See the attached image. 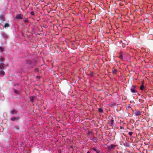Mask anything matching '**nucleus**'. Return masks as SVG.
<instances>
[{"label": "nucleus", "mask_w": 153, "mask_h": 153, "mask_svg": "<svg viewBox=\"0 0 153 153\" xmlns=\"http://www.w3.org/2000/svg\"><path fill=\"white\" fill-rule=\"evenodd\" d=\"M1 64L0 65V74L2 75H5V73L2 70V69H4L3 66V63H1V62L0 63Z\"/></svg>", "instance_id": "1"}, {"label": "nucleus", "mask_w": 153, "mask_h": 153, "mask_svg": "<svg viewBox=\"0 0 153 153\" xmlns=\"http://www.w3.org/2000/svg\"><path fill=\"white\" fill-rule=\"evenodd\" d=\"M131 91L132 93H134L137 92L136 90V87L135 86H132L131 88Z\"/></svg>", "instance_id": "2"}, {"label": "nucleus", "mask_w": 153, "mask_h": 153, "mask_svg": "<svg viewBox=\"0 0 153 153\" xmlns=\"http://www.w3.org/2000/svg\"><path fill=\"white\" fill-rule=\"evenodd\" d=\"M141 112L139 110L136 111L135 112V115L136 116H138L141 114Z\"/></svg>", "instance_id": "3"}, {"label": "nucleus", "mask_w": 153, "mask_h": 153, "mask_svg": "<svg viewBox=\"0 0 153 153\" xmlns=\"http://www.w3.org/2000/svg\"><path fill=\"white\" fill-rule=\"evenodd\" d=\"M16 18L18 19H23L22 15V14L18 15L16 16Z\"/></svg>", "instance_id": "4"}, {"label": "nucleus", "mask_w": 153, "mask_h": 153, "mask_svg": "<svg viewBox=\"0 0 153 153\" xmlns=\"http://www.w3.org/2000/svg\"><path fill=\"white\" fill-rule=\"evenodd\" d=\"M19 117H14L11 118V120L12 121H14L16 120H18L19 119Z\"/></svg>", "instance_id": "5"}, {"label": "nucleus", "mask_w": 153, "mask_h": 153, "mask_svg": "<svg viewBox=\"0 0 153 153\" xmlns=\"http://www.w3.org/2000/svg\"><path fill=\"white\" fill-rule=\"evenodd\" d=\"M0 19L3 21H4V17L3 15H1L0 16Z\"/></svg>", "instance_id": "6"}, {"label": "nucleus", "mask_w": 153, "mask_h": 153, "mask_svg": "<svg viewBox=\"0 0 153 153\" xmlns=\"http://www.w3.org/2000/svg\"><path fill=\"white\" fill-rule=\"evenodd\" d=\"M16 113V111L14 110H13L11 111V114H15Z\"/></svg>", "instance_id": "7"}, {"label": "nucleus", "mask_w": 153, "mask_h": 153, "mask_svg": "<svg viewBox=\"0 0 153 153\" xmlns=\"http://www.w3.org/2000/svg\"><path fill=\"white\" fill-rule=\"evenodd\" d=\"M116 146L114 145L113 144H111L110 145L111 148V149H113L114 148V147H116Z\"/></svg>", "instance_id": "8"}, {"label": "nucleus", "mask_w": 153, "mask_h": 153, "mask_svg": "<svg viewBox=\"0 0 153 153\" xmlns=\"http://www.w3.org/2000/svg\"><path fill=\"white\" fill-rule=\"evenodd\" d=\"M117 72V70L115 69H114L112 70V72L113 74H116Z\"/></svg>", "instance_id": "9"}, {"label": "nucleus", "mask_w": 153, "mask_h": 153, "mask_svg": "<svg viewBox=\"0 0 153 153\" xmlns=\"http://www.w3.org/2000/svg\"><path fill=\"white\" fill-rule=\"evenodd\" d=\"M34 97H33V96L31 97L30 98V100L31 102H32L33 100H34Z\"/></svg>", "instance_id": "10"}, {"label": "nucleus", "mask_w": 153, "mask_h": 153, "mask_svg": "<svg viewBox=\"0 0 153 153\" xmlns=\"http://www.w3.org/2000/svg\"><path fill=\"white\" fill-rule=\"evenodd\" d=\"M144 87V86L143 85H142L141 86H140V89L141 90H143V89Z\"/></svg>", "instance_id": "11"}, {"label": "nucleus", "mask_w": 153, "mask_h": 153, "mask_svg": "<svg viewBox=\"0 0 153 153\" xmlns=\"http://www.w3.org/2000/svg\"><path fill=\"white\" fill-rule=\"evenodd\" d=\"M9 25L7 24V23H6L5 24V25H4V27L5 28L6 27H9Z\"/></svg>", "instance_id": "12"}, {"label": "nucleus", "mask_w": 153, "mask_h": 153, "mask_svg": "<svg viewBox=\"0 0 153 153\" xmlns=\"http://www.w3.org/2000/svg\"><path fill=\"white\" fill-rule=\"evenodd\" d=\"M98 111L100 112L101 113L103 111L102 109L101 108H100L99 109Z\"/></svg>", "instance_id": "13"}, {"label": "nucleus", "mask_w": 153, "mask_h": 153, "mask_svg": "<svg viewBox=\"0 0 153 153\" xmlns=\"http://www.w3.org/2000/svg\"><path fill=\"white\" fill-rule=\"evenodd\" d=\"M114 120L113 119H111V125H113V123H114Z\"/></svg>", "instance_id": "14"}, {"label": "nucleus", "mask_w": 153, "mask_h": 153, "mask_svg": "<svg viewBox=\"0 0 153 153\" xmlns=\"http://www.w3.org/2000/svg\"><path fill=\"white\" fill-rule=\"evenodd\" d=\"M23 21L25 22H28V19L27 18H26Z\"/></svg>", "instance_id": "15"}, {"label": "nucleus", "mask_w": 153, "mask_h": 153, "mask_svg": "<svg viewBox=\"0 0 153 153\" xmlns=\"http://www.w3.org/2000/svg\"><path fill=\"white\" fill-rule=\"evenodd\" d=\"M123 56L122 55H119V58L121 59H123Z\"/></svg>", "instance_id": "16"}, {"label": "nucleus", "mask_w": 153, "mask_h": 153, "mask_svg": "<svg viewBox=\"0 0 153 153\" xmlns=\"http://www.w3.org/2000/svg\"><path fill=\"white\" fill-rule=\"evenodd\" d=\"M132 134H133V132L131 131H130L128 133L129 135L130 136H131L132 135Z\"/></svg>", "instance_id": "17"}, {"label": "nucleus", "mask_w": 153, "mask_h": 153, "mask_svg": "<svg viewBox=\"0 0 153 153\" xmlns=\"http://www.w3.org/2000/svg\"><path fill=\"white\" fill-rule=\"evenodd\" d=\"M4 60V59L2 57H0V61H2Z\"/></svg>", "instance_id": "18"}, {"label": "nucleus", "mask_w": 153, "mask_h": 153, "mask_svg": "<svg viewBox=\"0 0 153 153\" xmlns=\"http://www.w3.org/2000/svg\"><path fill=\"white\" fill-rule=\"evenodd\" d=\"M0 50L1 51H3V49L1 47H0Z\"/></svg>", "instance_id": "19"}, {"label": "nucleus", "mask_w": 153, "mask_h": 153, "mask_svg": "<svg viewBox=\"0 0 153 153\" xmlns=\"http://www.w3.org/2000/svg\"><path fill=\"white\" fill-rule=\"evenodd\" d=\"M92 150H94V151H95V152H96V151H97V149H95V148H92Z\"/></svg>", "instance_id": "20"}, {"label": "nucleus", "mask_w": 153, "mask_h": 153, "mask_svg": "<svg viewBox=\"0 0 153 153\" xmlns=\"http://www.w3.org/2000/svg\"><path fill=\"white\" fill-rule=\"evenodd\" d=\"M14 92L16 93V94H17V91L16 90H14Z\"/></svg>", "instance_id": "21"}, {"label": "nucleus", "mask_w": 153, "mask_h": 153, "mask_svg": "<svg viewBox=\"0 0 153 153\" xmlns=\"http://www.w3.org/2000/svg\"><path fill=\"white\" fill-rule=\"evenodd\" d=\"M99 153V152L98 151H97L96 152V153Z\"/></svg>", "instance_id": "22"}, {"label": "nucleus", "mask_w": 153, "mask_h": 153, "mask_svg": "<svg viewBox=\"0 0 153 153\" xmlns=\"http://www.w3.org/2000/svg\"><path fill=\"white\" fill-rule=\"evenodd\" d=\"M37 77H38L39 78H40V76H37Z\"/></svg>", "instance_id": "23"}, {"label": "nucleus", "mask_w": 153, "mask_h": 153, "mask_svg": "<svg viewBox=\"0 0 153 153\" xmlns=\"http://www.w3.org/2000/svg\"><path fill=\"white\" fill-rule=\"evenodd\" d=\"M31 14L32 15H33V13L32 12V13H31Z\"/></svg>", "instance_id": "24"}, {"label": "nucleus", "mask_w": 153, "mask_h": 153, "mask_svg": "<svg viewBox=\"0 0 153 153\" xmlns=\"http://www.w3.org/2000/svg\"><path fill=\"white\" fill-rule=\"evenodd\" d=\"M87 153H90V152H89L88 151V152H87Z\"/></svg>", "instance_id": "25"}, {"label": "nucleus", "mask_w": 153, "mask_h": 153, "mask_svg": "<svg viewBox=\"0 0 153 153\" xmlns=\"http://www.w3.org/2000/svg\"><path fill=\"white\" fill-rule=\"evenodd\" d=\"M120 128L121 129H122V127H120Z\"/></svg>", "instance_id": "26"}]
</instances>
